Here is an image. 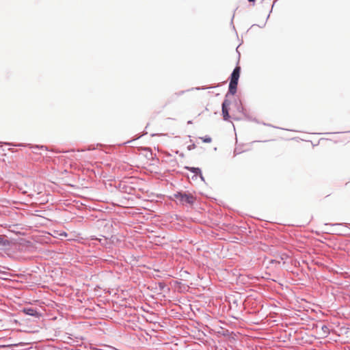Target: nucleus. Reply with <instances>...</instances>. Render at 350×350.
Listing matches in <instances>:
<instances>
[{"label": "nucleus", "instance_id": "nucleus-2", "mask_svg": "<svg viewBox=\"0 0 350 350\" xmlns=\"http://www.w3.org/2000/svg\"><path fill=\"white\" fill-rule=\"evenodd\" d=\"M175 197L183 204L186 203L191 204L194 202V198L191 195L178 193V194L175 195Z\"/></svg>", "mask_w": 350, "mask_h": 350}, {"label": "nucleus", "instance_id": "nucleus-1", "mask_svg": "<svg viewBox=\"0 0 350 350\" xmlns=\"http://www.w3.org/2000/svg\"><path fill=\"white\" fill-rule=\"evenodd\" d=\"M240 72H241L240 67L237 66L234 69V70L231 75L230 81V84H229V93H230L232 95L235 94V93L237 92V88L238 81H239V76H240Z\"/></svg>", "mask_w": 350, "mask_h": 350}, {"label": "nucleus", "instance_id": "nucleus-8", "mask_svg": "<svg viewBox=\"0 0 350 350\" xmlns=\"http://www.w3.org/2000/svg\"><path fill=\"white\" fill-rule=\"evenodd\" d=\"M250 2H254L255 0H248Z\"/></svg>", "mask_w": 350, "mask_h": 350}, {"label": "nucleus", "instance_id": "nucleus-6", "mask_svg": "<svg viewBox=\"0 0 350 350\" xmlns=\"http://www.w3.org/2000/svg\"><path fill=\"white\" fill-rule=\"evenodd\" d=\"M187 168L196 174L200 173V170L199 168H196V167H191V168L187 167Z\"/></svg>", "mask_w": 350, "mask_h": 350}, {"label": "nucleus", "instance_id": "nucleus-7", "mask_svg": "<svg viewBox=\"0 0 350 350\" xmlns=\"http://www.w3.org/2000/svg\"><path fill=\"white\" fill-rule=\"evenodd\" d=\"M59 236H61V237H66V236H67V234H66V232H62V233H60V234H59Z\"/></svg>", "mask_w": 350, "mask_h": 350}, {"label": "nucleus", "instance_id": "nucleus-3", "mask_svg": "<svg viewBox=\"0 0 350 350\" xmlns=\"http://www.w3.org/2000/svg\"><path fill=\"white\" fill-rule=\"evenodd\" d=\"M230 105V102L228 100H225L222 103V114L224 119L225 120H228L230 118V115L228 113V106Z\"/></svg>", "mask_w": 350, "mask_h": 350}, {"label": "nucleus", "instance_id": "nucleus-4", "mask_svg": "<svg viewBox=\"0 0 350 350\" xmlns=\"http://www.w3.org/2000/svg\"><path fill=\"white\" fill-rule=\"evenodd\" d=\"M23 312L31 316H37L38 312L33 308H25Z\"/></svg>", "mask_w": 350, "mask_h": 350}, {"label": "nucleus", "instance_id": "nucleus-9", "mask_svg": "<svg viewBox=\"0 0 350 350\" xmlns=\"http://www.w3.org/2000/svg\"><path fill=\"white\" fill-rule=\"evenodd\" d=\"M2 239H3L0 237V243H1Z\"/></svg>", "mask_w": 350, "mask_h": 350}, {"label": "nucleus", "instance_id": "nucleus-5", "mask_svg": "<svg viewBox=\"0 0 350 350\" xmlns=\"http://www.w3.org/2000/svg\"><path fill=\"white\" fill-rule=\"evenodd\" d=\"M200 139L204 143H211L212 142V139L209 136L200 137Z\"/></svg>", "mask_w": 350, "mask_h": 350}]
</instances>
